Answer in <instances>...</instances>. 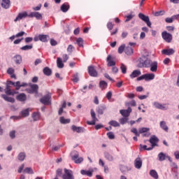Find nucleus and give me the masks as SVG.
Returning a JSON list of instances; mask_svg holds the SVG:
<instances>
[{
	"instance_id": "nucleus-49",
	"label": "nucleus",
	"mask_w": 179,
	"mask_h": 179,
	"mask_svg": "<svg viewBox=\"0 0 179 179\" xmlns=\"http://www.w3.org/2000/svg\"><path fill=\"white\" fill-rule=\"evenodd\" d=\"M24 172L27 173V174H34V171H33L31 168H25Z\"/></svg>"
},
{
	"instance_id": "nucleus-34",
	"label": "nucleus",
	"mask_w": 179,
	"mask_h": 179,
	"mask_svg": "<svg viewBox=\"0 0 179 179\" xmlns=\"http://www.w3.org/2000/svg\"><path fill=\"white\" fill-rule=\"evenodd\" d=\"M57 65L59 69L64 68V63L62 62V59H61V57H57Z\"/></svg>"
},
{
	"instance_id": "nucleus-51",
	"label": "nucleus",
	"mask_w": 179,
	"mask_h": 179,
	"mask_svg": "<svg viewBox=\"0 0 179 179\" xmlns=\"http://www.w3.org/2000/svg\"><path fill=\"white\" fill-rule=\"evenodd\" d=\"M118 53L119 54H122V52H124V51H125V45H122L119 47L118 48Z\"/></svg>"
},
{
	"instance_id": "nucleus-55",
	"label": "nucleus",
	"mask_w": 179,
	"mask_h": 179,
	"mask_svg": "<svg viewBox=\"0 0 179 179\" xmlns=\"http://www.w3.org/2000/svg\"><path fill=\"white\" fill-rule=\"evenodd\" d=\"M164 10L157 11L154 13L155 16H163L164 15Z\"/></svg>"
},
{
	"instance_id": "nucleus-18",
	"label": "nucleus",
	"mask_w": 179,
	"mask_h": 179,
	"mask_svg": "<svg viewBox=\"0 0 179 179\" xmlns=\"http://www.w3.org/2000/svg\"><path fill=\"white\" fill-rule=\"evenodd\" d=\"M141 75V70H134L130 75L131 79H134V78H138Z\"/></svg>"
},
{
	"instance_id": "nucleus-2",
	"label": "nucleus",
	"mask_w": 179,
	"mask_h": 179,
	"mask_svg": "<svg viewBox=\"0 0 179 179\" xmlns=\"http://www.w3.org/2000/svg\"><path fill=\"white\" fill-rule=\"evenodd\" d=\"M40 101L45 106H50L51 104V93L48 92L46 95H44L40 99Z\"/></svg>"
},
{
	"instance_id": "nucleus-27",
	"label": "nucleus",
	"mask_w": 179,
	"mask_h": 179,
	"mask_svg": "<svg viewBox=\"0 0 179 179\" xmlns=\"http://www.w3.org/2000/svg\"><path fill=\"white\" fill-rule=\"evenodd\" d=\"M124 52L127 54V55H132V54H134V49L129 46H127L124 49Z\"/></svg>"
},
{
	"instance_id": "nucleus-25",
	"label": "nucleus",
	"mask_w": 179,
	"mask_h": 179,
	"mask_svg": "<svg viewBox=\"0 0 179 179\" xmlns=\"http://www.w3.org/2000/svg\"><path fill=\"white\" fill-rule=\"evenodd\" d=\"M160 127L165 131V132H169V127L166 124L165 121H162L159 123Z\"/></svg>"
},
{
	"instance_id": "nucleus-40",
	"label": "nucleus",
	"mask_w": 179,
	"mask_h": 179,
	"mask_svg": "<svg viewBox=\"0 0 179 179\" xmlns=\"http://www.w3.org/2000/svg\"><path fill=\"white\" fill-rule=\"evenodd\" d=\"M143 62L145 68H150L151 64H153V62H152V60L149 59H145Z\"/></svg>"
},
{
	"instance_id": "nucleus-22",
	"label": "nucleus",
	"mask_w": 179,
	"mask_h": 179,
	"mask_svg": "<svg viewBox=\"0 0 179 179\" xmlns=\"http://www.w3.org/2000/svg\"><path fill=\"white\" fill-rule=\"evenodd\" d=\"M171 167H172V171H174L176 177L178 176V173H177V171L178 169V166H177V164L176 162H171Z\"/></svg>"
},
{
	"instance_id": "nucleus-20",
	"label": "nucleus",
	"mask_w": 179,
	"mask_h": 179,
	"mask_svg": "<svg viewBox=\"0 0 179 179\" xmlns=\"http://www.w3.org/2000/svg\"><path fill=\"white\" fill-rule=\"evenodd\" d=\"M2 8L4 9H8L9 6H10V0H3L1 2Z\"/></svg>"
},
{
	"instance_id": "nucleus-43",
	"label": "nucleus",
	"mask_w": 179,
	"mask_h": 179,
	"mask_svg": "<svg viewBox=\"0 0 179 179\" xmlns=\"http://www.w3.org/2000/svg\"><path fill=\"white\" fill-rule=\"evenodd\" d=\"M33 48V45H26L20 48L22 51H28V50H31Z\"/></svg>"
},
{
	"instance_id": "nucleus-50",
	"label": "nucleus",
	"mask_w": 179,
	"mask_h": 179,
	"mask_svg": "<svg viewBox=\"0 0 179 179\" xmlns=\"http://www.w3.org/2000/svg\"><path fill=\"white\" fill-rule=\"evenodd\" d=\"M140 148H141V149H144V150H153V147H150L148 148V145H143L142 144L140 145Z\"/></svg>"
},
{
	"instance_id": "nucleus-17",
	"label": "nucleus",
	"mask_w": 179,
	"mask_h": 179,
	"mask_svg": "<svg viewBox=\"0 0 179 179\" xmlns=\"http://www.w3.org/2000/svg\"><path fill=\"white\" fill-rule=\"evenodd\" d=\"M16 99L18 101H26V100H27V96L25 95L24 93H21L17 95Z\"/></svg>"
},
{
	"instance_id": "nucleus-53",
	"label": "nucleus",
	"mask_w": 179,
	"mask_h": 179,
	"mask_svg": "<svg viewBox=\"0 0 179 179\" xmlns=\"http://www.w3.org/2000/svg\"><path fill=\"white\" fill-rule=\"evenodd\" d=\"M72 80L75 83H78V82H79V76H78V73L73 75Z\"/></svg>"
},
{
	"instance_id": "nucleus-7",
	"label": "nucleus",
	"mask_w": 179,
	"mask_h": 179,
	"mask_svg": "<svg viewBox=\"0 0 179 179\" xmlns=\"http://www.w3.org/2000/svg\"><path fill=\"white\" fill-rule=\"evenodd\" d=\"M91 117L92 118V122H87V124L88 125H96V122H97V121H99V119H97V117H96V113L94 112V110L93 109H91Z\"/></svg>"
},
{
	"instance_id": "nucleus-31",
	"label": "nucleus",
	"mask_w": 179,
	"mask_h": 179,
	"mask_svg": "<svg viewBox=\"0 0 179 179\" xmlns=\"http://www.w3.org/2000/svg\"><path fill=\"white\" fill-rule=\"evenodd\" d=\"M47 37H48V35L39 34L38 40H40V41H42L43 43H47Z\"/></svg>"
},
{
	"instance_id": "nucleus-39",
	"label": "nucleus",
	"mask_w": 179,
	"mask_h": 179,
	"mask_svg": "<svg viewBox=\"0 0 179 179\" xmlns=\"http://www.w3.org/2000/svg\"><path fill=\"white\" fill-rule=\"evenodd\" d=\"M150 176H151V177L155 179L159 178V175L157 174V172L155 170H151L150 171Z\"/></svg>"
},
{
	"instance_id": "nucleus-21",
	"label": "nucleus",
	"mask_w": 179,
	"mask_h": 179,
	"mask_svg": "<svg viewBox=\"0 0 179 179\" xmlns=\"http://www.w3.org/2000/svg\"><path fill=\"white\" fill-rule=\"evenodd\" d=\"M164 55H173L174 54V50L173 49H164L162 51Z\"/></svg>"
},
{
	"instance_id": "nucleus-44",
	"label": "nucleus",
	"mask_w": 179,
	"mask_h": 179,
	"mask_svg": "<svg viewBox=\"0 0 179 179\" xmlns=\"http://www.w3.org/2000/svg\"><path fill=\"white\" fill-rule=\"evenodd\" d=\"M129 120V117H122L119 119V122H120L122 125H124L127 124V122H128Z\"/></svg>"
},
{
	"instance_id": "nucleus-1",
	"label": "nucleus",
	"mask_w": 179,
	"mask_h": 179,
	"mask_svg": "<svg viewBox=\"0 0 179 179\" xmlns=\"http://www.w3.org/2000/svg\"><path fill=\"white\" fill-rule=\"evenodd\" d=\"M4 92L6 94H2L1 97L5 100V101H8V103H15V99L13 97H10L12 93V89L9 88V86L6 87L4 90Z\"/></svg>"
},
{
	"instance_id": "nucleus-38",
	"label": "nucleus",
	"mask_w": 179,
	"mask_h": 179,
	"mask_svg": "<svg viewBox=\"0 0 179 179\" xmlns=\"http://www.w3.org/2000/svg\"><path fill=\"white\" fill-rule=\"evenodd\" d=\"M145 80H153L155 79V74L153 73H147L145 74Z\"/></svg>"
},
{
	"instance_id": "nucleus-33",
	"label": "nucleus",
	"mask_w": 179,
	"mask_h": 179,
	"mask_svg": "<svg viewBox=\"0 0 179 179\" xmlns=\"http://www.w3.org/2000/svg\"><path fill=\"white\" fill-rule=\"evenodd\" d=\"M79 158V153L76 151H74L71 153V159L73 162L77 160Z\"/></svg>"
},
{
	"instance_id": "nucleus-57",
	"label": "nucleus",
	"mask_w": 179,
	"mask_h": 179,
	"mask_svg": "<svg viewBox=\"0 0 179 179\" xmlns=\"http://www.w3.org/2000/svg\"><path fill=\"white\" fill-rule=\"evenodd\" d=\"M16 131H15V130H13L10 132L9 135L11 139H15V138H16Z\"/></svg>"
},
{
	"instance_id": "nucleus-41",
	"label": "nucleus",
	"mask_w": 179,
	"mask_h": 179,
	"mask_svg": "<svg viewBox=\"0 0 179 179\" xmlns=\"http://www.w3.org/2000/svg\"><path fill=\"white\" fill-rule=\"evenodd\" d=\"M14 87H15L16 90H19L20 89V87H24L26 86V84L23 83L22 85H20V81H17L16 83H15Z\"/></svg>"
},
{
	"instance_id": "nucleus-12",
	"label": "nucleus",
	"mask_w": 179,
	"mask_h": 179,
	"mask_svg": "<svg viewBox=\"0 0 179 179\" xmlns=\"http://www.w3.org/2000/svg\"><path fill=\"white\" fill-rule=\"evenodd\" d=\"M153 106L155 108H158L159 110H167V106L166 103L162 104L159 102H154Z\"/></svg>"
},
{
	"instance_id": "nucleus-59",
	"label": "nucleus",
	"mask_w": 179,
	"mask_h": 179,
	"mask_svg": "<svg viewBox=\"0 0 179 179\" xmlns=\"http://www.w3.org/2000/svg\"><path fill=\"white\" fill-rule=\"evenodd\" d=\"M107 28L108 29V30H113V29H114V24H113V22H108Z\"/></svg>"
},
{
	"instance_id": "nucleus-52",
	"label": "nucleus",
	"mask_w": 179,
	"mask_h": 179,
	"mask_svg": "<svg viewBox=\"0 0 179 179\" xmlns=\"http://www.w3.org/2000/svg\"><path fill=\"white\" fill-rule=\"evenodd\" d=\"M120 69L122 73H127V66H125L124 64H121Z\"/></svg>"
},
{
	"instance_id": "nucleus-3",
	"label": "nucleus",
	"mask_w": 179,
	"mask_h": 179,
	"mask_svg": "<svg viewBox=\"0 0 179 179\" xmlns=\"http://www.w3.org/2000/svg\"><path fill=\"white\" fill-rule=\"evenodd\" d=\"M138 17H139V19L143 20V22H145V23H146V24H147V26H148V27H152V22H150L149 16H146L143 13H140L138 14Z\"/></svg>"
},
{
	"instance_id": "nucleus-30",
	"label": "nucleus",
	"mask_w": 179,
	"mask_h": 179,
	"mask_svg": "<svg viewBox=\"0 0 179 179\" xmlns=\"http://www.w3.org/2000/svg\"><path fill=\"white\" fill-rule=\"evenodd\" d=\"M108 66H115V62L111 60V56L108 55L107 57Z\"/></svg>"
},
{
	"instance_id": "nucleus-47",
	"label": "nucleus",
	"mask_w": 179,
	"mask_h": 179,
	"mask_svg": "<svg viewBox=\"0 0 179 179\" xmlns=\"http://www.w3.org/2000/svg\"><path fill=\"white\" fill-rule=\"evenodd\" d=\"M8 89H10L12 87V86H15V82L8 80L6 83V87H8Z\"/></svg>"
},
{
	"instance_id": "nucleus-13",
	"label": "nucleus",
	"mask_w": 179,
	"mask_h": 179,
	"mask_svg": "<svg viewBox=\"0 0 179 179\" xmlns=\"http://www.w3.org/2000/svg\"><path fill=\"white\" fill-rule=\"evenodd\" d=\"M72 131L73 132H77V134H82L85 132V128L84 127H76V125H73L71 127Z\"/></svg>"
},
{
	"instance_id": "nucleus-29",
	"label": "nucleus",
	"mask_w": 179,
	"mask_h": 179,
	"mask_svg": "<svg viewBox=\"0 0 179 179\" xmlns=\"http://www.w3.org/2000/svg\"><path fill=\"white\" fill-rule=\"evenodd\" d=\"M61 10L62 12H64V13L68 12V10H69V4L68 3L62 4L61 6Z\"/></svg>"
},
{
	"instance_id": "nucleus-36",
	"label": "nucleus",
	"mask_w": 179,
	"mask_h": 179,
	"mask_svg": "<svg viewBox=\"0 0 179 179\" xmlns=\"http://www.w3.org/2000/svg\"><path fill=\"white\" fill-rule=\"evenodd\" d=\"M104 157L105 158L108 160L109 162H113V160H114V157H113V155H111L110 153L108 152H105L104 153Z\"/></svg>"
},
{
	"instance_id": "nucleus-16",
	"label": "nucleus",
	"mask_w": 179,
	"mask_h": 179,
	"mask_svg": "<svg viewBox=\"0 0 179 179\" xmlns=\"http://www.w3.org/2000/svg\"><path fill=\"white\" fill-rule=\"evenodd\" d=\"M29 111V108L22 110L20 113V117H21V118H26V117H29V115H30Z\"/></svg>"
},
{
	"instance_id": "nucleus-63",
	"label": "nucleus",
	"mask_w": 179,
	"mask_h": 179,
	"mask_svg": "<svg viewBox=\"0 0 179 179\" xmlns=\"http://www.w3.org/2000/svg\"><path fill=\"white\" fill-rule=\"evenodd\" d=\"M73 48H75L74 47H73V45H69V46H68V48H67V51H68V52H72V51H73Z\"/></svg>"
},
{
	"instance_id": "nucleus-26",
	"label": "nucleus",
	"mask_w": 179,
	"mask_h": 179,
	"mask_svg": "<svg viewBox=\"0 0 179 179\" xmlns=\"http://www.w3.org/2000/svg\"><path fill=\"white\" fill-rule=\"evenodd\" d=\"M80 173L83 176H87L88 177H92V176H93V171H86L83 169L80 171Z\"/></svg>"
},
{
	"instance_id": "nucleus-6",
	"label": "nucleus",
	"mask_w": 179,
	"mask_h": 179,
	"mask_svg": "<svg viewBox=\"0 0 179 179\" xmlns=\"http://www.w3.org/2000/svg\"><path fill=\"white\" fill-rule=\"evenodd\" d=\"M162 38L166 42L170 43L173 40V35L171 34L168 33L166 31H163L162 34Z\"/></svg>"
},
{
	"instance_id": "nucleus-15",
	"label": "nucleus",
	"mask_w": 179,
	"mask_h": 179,
	"mask_svg": "<svg viewBox=\"0 0 179 179\" xmlns=\"http://www.w3.org/2000/svg\"><path fill=\"white\" fill-rule=\"evenodd\" d=\"M107 110V106L106 105H100L97 108H96V112L100 115H103L104 114V111Z\"/></svg>"
},
{
	"instance_id": "nucleus-19",
	"label": "nucleus",
	"mask_w": 179,
	"mask_h": 179,
	"mask_svg": "<svg viewBox=\"0 0 179 179\" xmlns=\"http://www.w3.org/2000/svg\"><path fill=\"white\" fill-rule=\"evenodd\" d=\"M43 72L46 76H51L52 75V70L47 66L43 69Z\"/></svg>"
},
{
	"instance_id": "nucleus-28",
	"label": "nucleus",
	"mask_w": 179,
	"mask_h": 179,
	"mask_svg": "<svg viewBox=\"0 0 179 179\" xmlns=\"http://www.w3.org/2000/svg\"><path fill=\"white\" fill-rule=\"evenodd\" d=\"M167 157V155H166V154H164V152H160L158 155V159L159 162H164V160H166Z\"/></svg>"
},
{
	"instance_id": "nucleus-32",
	"label": "nucleus",
	"mask_w": 179,
	"mask_h": 179,
	"mask_svg": "<svg viewBox=\"0 0 179 179\" xmlns=\"http://www.w3.org/2000/svg\"><path fill=\"white\" fill-rule=\"evenodd\" d=\"M107 82L104 81V80H101L99 82V87L102 90H104L105 89H107Z\"/></svg>"
},
{
	"instance_id": "nucleus-5",
	"label": "nucleus",
	"mask_w": 179,
	"mask_h": 179,
	"mask_svg": "<svg viewBox=\"0 0 179 179\" xmlns=\"http://www.w3.org/2000/svg\"><path fill=\"white\" fill-rule=\"evenodd\" d=\"M28 93L29 94H38V86L37 84L31 85L30 88L28 89Z\"/></svg>"
},
{
	"instance_id": "nucleus-37",
	"label": "nucleus",
	"mask_w": 179,
	"mask_h": 179,
	"mask_svg": "<svg viewBox=\"0 0 179 179\" xmlns=\"http://www.w3.org/2000/svg\"><path fill=\"white\" fill-rule=\"evenodd\" d=\"M17 159L20 162H23L24 159H26V153L25 152H20L18 155Z\"/></svg>"
},
{
	"instance_id": "nucleus-8",
	"label": "nucleus",
	"mask_w": 179,
	"mask_h": 179,
	"mask_svg": "<svg viewBox=\"0 0 179 179\" xmlns=\"http://www.w3.org/2000/svg\"><path fill=\"white\" fill-rule=\"evenodd\" d=\"M88 73L90 76H92L93 78L97 77L98 73L94 66H88Z\"/></svg>"
},
{
	"instance_id": "nucleus-35",
	"label": "nucleus",
	"mask_w": 179,
	"mask_h": 179,
	"mask_svg": "<svg viewBox=\"0 0 179 179\" xmlns=\"http://www.w3.org/2000/svg\"><path fill=\"white\" fill-rule=\"evenodd\" d=\"M15 64H22V56L20 55H17L14 57Z\"/></svg>"
},
{
	"instance_id": "nucleus-61",
	"label": "nucleus",
	"mask_w": 179,
	"mask_h": 179,
	"mask_svg": "<svg viewBox=\"0 0 179 179\" xmlns=\"http://www.w3.org/2000/svg\"><path fill=\"white\" fill-rule=\"evenodd\" d=\"M165 22L166 23H173L174 22V18H173V17H166L165 19Z\"/></svg>"
},
{
	"instance_id": "nucleus-46",
	"label": "nucleus",
	"mask_w": 179,
	"mask_h": 179,
	"mask_svg": "<svg viewBox=\"0 0 179 179\" xmlns=\"http://www.w3.org/2000/svg\"><path fill=\"white\" fill-rule=\"evenodd\" d=\"M109 125H111V127H120V123L115 120H111L109 122Z\"/></svg>"
},
{
	"instance_id": "nucleus-62",
	"label": "nucleus",
	"mask_w": 179,
	"mask_h": 179,
	"mask_svg": "<svg viewBox=\"0 0 179 179\" xmlns=\"http://www.w3.org/2000/svg\"><path fill=\"white\" fill-rule=\"evenodd\" d=\"M82 162H83V157H79L78 159H76L74 161V162L76 164H80V163H82Z\"/></svg>"
},
{
	"instance_id": "nucleus-10",
	"label": "nucleus",
	"mask_w": 179,
	"mask_h": 179,
	"mask_svg": "<svg viewBox=\"0 0 179 179\" xmlns=\"http://www.w3.org/2000/svg\"><path fill=\"white\" fill-rule=\"evenodd\" d=\"M150 143H151V148H155L157 146V143L159 142V138L156 136H152L149 140Z\"/></svg>"
},
{
	"instance_id": "nucleus-58",
	"label": "nucleus",
	"mask_w": 179,
	"mask_h": 179,
	"mask_svg": "<svg viewBox=\"0 0 179 179\" xmlns=\"http://www.w3.org/2000/svg\"><path fill=\"white\" fill-rule=\"evenodd\" d=\"M131 132L134 134L136 136H140L139 132H138V129H136V128L131 129Z\"/></svg>"
},
{
	"instance_id": "nucleus-64",
	"label": "nucleus",
	"mask_w": 179,
	"mask_h": 179,
	"mask_svg": "<svg viewBox=\"0 0 179 179\" xmlns=\"http://www.w3.org/2000/svg\"><path fill=\"white\" fill-rule=\"evenodd\" d=\"M31 41H33V38L31 37L25 38V43H31Z\"/></svg>"
},
{
	"instance_id": "nucleus-11",
	"label": "nucleus",
	"mask_w": 179,
	"mask_h": 179,
	"mask_svg": "<svg viewBox=\"0 0 179 179\" xmlns=\"http://www.w3.org/2000/svg\"><path fill=\"white\" fill-rule=\"evenodd\" d=\"M28 17H36L37 20H41V19H43V15L38 12H32L28 14Z\"/></svg>"
},
{
	"instance_id": "nucleus-4",
	"label": "nucleus",
	"mask_w": 179,
	"mask_h": 179,
	"mask_svg": "<svg viewBox=\"0 0 179 179\" xmlns=\"http://www.w3.org/2000/svg\"><path fill=\"white\" fill-rule=\"evenodd\" d=\"M63 179H75L73 172L69 169H64V173L62 175Z\"/></svg>"
},
{
	"instance_id": "nucleus-23",
	"label": "nucleus",
	"mask_w": 179,
	"mask_h": 179,
	"mask_svg": "<svg viewBox=\"0 0 179 179\" xmlns=\"http://www.w3.org/2000/svg\"><path fill=\"white\" fill-rule=\"evenodd\" d=\"M136 169H141L142 167V159L139 157L136 158L134 162Z\"/></svg>"
},
{
	"instance_id": "nucleus-56",
	"label": "nucleus",
	"mask_w": 179,
	"mask_h": 179,
	"mask_svg": "<svg viewBox=\"0 0 179 179\" xmlns=\"http://www.w3.org/2000/svg\"><path fill=\"white\" fill-rule=\"evenodd\" d=\"M148 131H149V129L143 127L139 129V134L141 135V134H145V132H148Z\"/></svg>"
},
{
	"instance_id": "nucleus-60",
	"label": "nucleus",
	"mask_w": 179,
	"mask_h": 179,
	"mask_svg": "<svg viewBox=\"0 0 179 179\" xmlns=\"http://www.w3.org/2000/svg\"><path fill=\"white\" fill-rule=\"evenodd\" d=\"M107 136L109 139H114V138H115V136H114V133H113L112 131L107 133Z\"/></svg>"
},
{
	"instance_id": "nucleus-24",
	"label": "nucleus",
	"mask_w": 179,
	"mask_h": 179,
	"mask_svg": "<svg viewBox=\"0 0 179 179\" xmlns=\"http://www.w3.org/2000/svg\"><path fill=\"white\" fill-rule=\"evenodd\" d=\"M150 66L151 72H157V62H152Z\"/></svg>"
},
{
	"instance_id": "nucleus-54",
	"label": "nucleus",
	"mask_w": 179,
	"mask_h": 179,
	"mask_svg": "<svg viewBox=\"0 0 179 179\" xmlns=\"http://www.w3.org/2000/svg\"><path fill=\"white\" fill-rule=\"evenodd\" d=\"M120 169V171H122V173H127V171H128V167L124 165H121Z\"/></svg>"
},
{
	"instance_id": "nucleus-48",
	"label": "nucleus",
	"mask_w": 179,
	"mask_h": 179,
	"mask_svg": "<svg viewBox=\"0 0 179 179\" xmlns=\"http://www.w3.org/2000/svg\"><path fill=\"white\" fill-rule=\"evenodd\" d=\"M76 43L78 44V46L80 47H83V38H78L77 40H76Z\"/></svg>"
},
{
	"instance_id": "nucleus-9",
	"label": "nucleus",
	"mask_w": 179,
	"mask_h": 179,
	"mask_svg": "<svg viewBox=\"0 0 179 179\" xmlns=\"http://www.w3.org/2000/svg\"><path fill=\"white\" fill-rule=\"evenodd\" d=\"M120 113L122 115V117L128 118V117H129L131 113H132V108L129 107L127 110H120Z\"/></svg>"
},
{
	"instance_id": "nucleus-14",
	"label": "nucleus",
	"mask_w": 179,
	"mask_h": 179,
	"mask_svg": "<svg viewBox=\"0 0 179 179\" xmlns=\"http://www.w3.org/2000/svg\"><path fill=\"white\" fill-rule=\"evenodd\" d=\"M27 16L29 17L27 12L20 13L14 21L17 22V20H22V19H24V17H27Z\"/></svg>"
},
{
	"instance_id": "nucleus-42",
	"label": "nucleus",
	"mask_w": 179,
	"mask_h": 179,
	"mask_svg": "<svg viewBox=\"0 0 179 179\" xmlns=\"http://www.w3.org/2000/svg\"><path fill=\"white\" fill-rule=\"evenodd\" d=\"M59 121L61 124H69V122H71V119H65L64 117H60Z\"/></svg>"
},
{
	"instance_id": "nucleus-45",
	"label": "nucleus",
	"mask_w": 179,
	"mask_h": 179,
	"mask_svg": "<svg viewBox=\"0 0 179 179\" xmlns=\"http://www.w3.org/2000/svg\"><path fill=\"white\" fill-rule=\"evenodd\" d=\"M32 118L34 119V121H37L40 119V113L37 112H34L32 114Z\"/></svg>"
}]
</instances>
